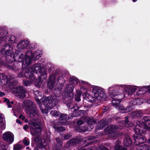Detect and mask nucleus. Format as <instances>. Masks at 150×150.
<instances>
[{"mask_svg":"<svg viewBox=\"0 0 150 150\" xmlns=\"http://www.w3.org/2000/svg\"><path fill=\"white\" fill-rule=\"evenodd\" d=\"M4 102H6L8 105V107L9 108L12 107L11 105L13 104V102L12 101L11 102L9 101V100L7 98H4Z\"/></svg>","mask_w":150,"mask_h":150,"instance_id":"30","label":"nucleus"},{"mask_svg":"<svg viewBox=\"0 0 150 150\" xmlns=\"http://www.w3.org/2000/svg\"><path fill=\"white\" fill-rule=\"evenodd\" d=\"M111 118H108L104 120H101L99 123L100 125V126L99 128L100 129H103V127H104L107 123L111 121Z\"/></svg>","mask_w":150,"mask_h":150,"instance_id":"24","label":"nucleus"},{"mask_svg":"<svg viewBox=\"0 0 150 150\" xmlns=\"http://www.w3.org/2000/svg\"><path fill=\"white\" fill-rule=\"evenodd\" d=\"M23 143L25 145L28 146L30 144L29 139L27 137L23 139Z\"/></svg>","mask_w":150,"mask_h":150,"instance_id":"36","label":"nucleus"},{"mask_svg":"<svg viewBox=\"0 0 150 150\" xmlns=\"http://www.w3.org/2000/svg\"><path fill=\"white\" fill-rule=\"evenodd\" d=\"M53 128L57 131V132H63L65 130V128L61 126H54Z\"/></svg>","mask_w":150,"mask_h":150,"instance_id":"29","label":"nucleus"},{"mask_svg":"<svg viewBox=\"0 0 150 150\" xmlns=\"http://www.w3.org/2000/svg\"><path fill=\"white\" fill-rule=\"evenodd\" d=\"M29 44V42L28 40H22L19 42L17 46V47L18 49H25L27 48Z\"/></svg>","mask_w":150,"mask_h":150,"instance_id":"20","label":"nucleus"},{"mask_svg":"<svg viewBox=\"0 0 150 150\" xmlns=\"http://www.w3.org/2000/svg\"><path fill=\"white\" fill-rule=\"evenodd\" d=\"M58 81L60 84H62L65 82L64 79L62 76H60L59 77Z\"/></svg>","mask_w":150,"mask_h":150,"instance_id":"37","label":"nucleus"},{"mask_svg":"<svg viewBox=\"0 0 150 150\" xmlns=\"http://www.w3.org/2000/svg\"><path fill=\"white\" fill-rule=\"evenodd\" d=\"M143 115L142 111L139 110L132 112L131 115L133 118L142 116Z\"/></svg>","mask_w":150,"mask_h":150,"instance_id":"23","label":"nucleus"},{"mask_svg":"<svg viewBox=\"0 0 150 150\" xmlns=\"http://www.w3.org/2000/svg\"><path fill=\"white\" fill-rule=\"evenodd\" d=\"M30 79L29 81H26L23 80V84L27 86L32 83H34L36 86H40L42 83V81L40 80L38 81L36 79L35 77V79H33V78H31L29 77H26Z\"/></svg>","mask_w":150,"mask_h":150,"instance_id":"18","label":"nucleus"},{"mask_svg":"<svg viewBox=\"0 0 150 150\" xmlns=\"http://www.w3.org/2000/svg\"><path fill=\"white\" fill-rule=\"evenodd\" d=\"M70 84L67 86L65 89V95L66 98L69 99H72L74 96L73 91L74 86L77 83L76 80L73 78H70Z\"/></svg>","mask_w":150,"mask_h":150,"instance_id":"11","label":"nucleus"},{"mask_svg":"<svg viewBox=\"0 0 150 150\" xmlns=\"http://www.w3.org/2000/svg\"><path fill=\"white\" fill-rule=\"evenodd\" d=\"M20 68V67H18L17 68L15 66H12L10 67V69L14 71H17L18 69H19Z\"/></svg>","mask_w":150,"mask_h":150,"instance_id":"43","label":"nucleus"},{"mask_svg":"<svg viewBox=\"0 0 150 150\" xmlns=\"http://www.w3.org/2000/svg\"><path fill=\"white\" fill-rule=\"evenodd\" d=\"M81 83H84V82H83V81H81Z\"/></svg>","mask_w":150,"mask_h":150,"instance_id":"61","label":"nucleus"},{"mask_svg":"<svg viewBox=\"0 0 150 150\" xmlns=\"http://www.w3.org/2000/svg\"><path fill=\"white\" fill-rule=\"evenodd\" d=\"M5 94L3 92H0V96L2 97L3 96H4Z\"/></svg>","mask_w":150,"mask_h":150,"instance_id":"55","label":"nucleus"},{"mask_svg":"<svg viewBox=\"0 0 150 150\" xmlns=\"http://www.w3.org/2000/svg\"><path fill=\"white\" fill-rule=\"evenodd\" d=\"M49 66H50V68H51V70H52V68H53V67H52V66L51 65V64H49Z\"/></svg>","mask_w":150,"mask_h":150,"instance_id":"58","label":"nucleus"},{"mask_svg":"<svg viewBox=\"0 0 150 150\" xmlns=\"http://www.w3.org/2000/svg\"><path fill=\"white\" fill-rule=\"evenodd\" d=\"M121 87H120V85L119 86H113L109 87L108 91L109 93V96L112 99V102L114 100H116L117 102L119 98H120V95L119 92L121 91Z\"/></svg>","mask_w":150,"mask_h":150,"instance_id":"10","label":"nucleus"},{"mask_svg":"<svg viewBox=\"0 0 150 150\" xmlns=\"http://www.w3.org/2000/svg\"><path fill=\"white\" fill-rule=\"evenodd\" d=\"M68 143H67L66 144L65 146H64V148L63 150H70V149L69 148V146H70Z\"/></svg>","mask_w":150,"mask_h":150,"instance_id":"42","label":"nucleus"},{"mask_svg":"<svg viewBox=\"0 0 150 150\" xmlns=\"http://www.w3.org/2000/svg\"><path fill=\"white\" fill-rule=\"evenodd\" d=\"M94 137H88L85 138V139L83 140L84 142V144L83 146L79 147L78 148V150H97V147L95 146H89L88 148H86L85 146L87 145L91 142L90 140L93 139Z\"/></svg>","mask_w":150,"mask_h":150,"instance_id":"14","label":"nucleus"},{"mask_svg":"<svg viewBox=\"0 0 150 150\" xmlns=\"http://www.w3.org/2000/svg\"><path fill=\"white\" fill-rule=\"evenodd\" d=\"M2 50L5 51L6 56L7 55L11 57H13L14 60L22 63V67L24 68L26 67L31 63L33 59L37 60L41 57L42 54V52L40 50H36L34 53L31 51H29L26 52L24 60L23 59V55L20 52L16 51L13 55V48L9 45L6 44L4 46Z\"/></svg>","mask_w":150,"mask_h":150,"instance_id":"1","label":"nucleus"},{"mask_svg":"<svg viewBox=\"0 0 150 150\" xmlns=\"http://www.w3.org/2000/svg\"><path fill=\"white\" fill-rule=\"evenodd\" d=\"M148 88L146 86L142 87L137 86L138 90L136 93V95L138 96L143 95L148 91Z\"/></svg>","mask_w":150,"mask_h":150,"instance_id":"21","label":"nucleus"},{"mask_svg":"<svg viewBox=\"0 0 150 150\" xmlns=\"http://www.w3.org/2000/svg\"><path fill=\"white\" fill-rule=\"evenodd\" d=\"M16 38L14 35L11 36L10 38V40L12 42L14 43L16 42Z\"/></svg>","mask_w":150,"mask_h":150,"instance_id":"44","label":"nucleus"},{"mask_svg":"<svg viewBox=\"0 0 150 150\" xmlns=\"http://www.w3.org/2000/svg\"><path fill=\"white\" fill-rule=\"evenodd\" d=\"M71 115V114H69V115L70 116Z\"/></svg>","mask_w":150,"mask_h":150,"instance_id":"62","label":"nucleus"},{"mask_svg":"<svg viewBox=\"0 0 150 150\" xmlns=\"http://www.w3.org/2000/svg\"><path fill=\"white\" fill-rule=\"evenodd\" d=\"M99 150H109L104 146L100 145L99 147Z\"/></svg>","mask_w":150,"mask_h":150,"instance_id":"45","label":"nucleus"},{"mask_svg":"<svg viewBox=\"0 0 150 150\" xmlns=\"http://www.w3.org/2000/svg\"><path fill=\"white\" fill-rule=\"evenodd\" d=\"M22 147V146L19 144H16L14 145L13 150H19Z\"/></svg>","mask_w":150,"mask_h":150,"instance_id":"34","label":"nucleus"},{"mask_svg":"<svg viewBox=\"0 0 150 150\" xmlns=\"http://www.w3.org/2000/svg\"><path fill=\"white\" fill-rule=\"evenodd\" d=\"M22 107L30 117H37L38 116L37 108L33 102L29 100H25L23 102Z\"/></svg>","mask_w":150,"mask_h":150,"instance_id":"7","label":"nucleus"},{"mask_svg":"<svg viewBox=\"0 0 150 150\" xmlns=\"http://www.w3.org/2000/svg\"><path fill=\"white\" fill-rule=\"evenodd\" d=\"M19 118L23 120L25 118V117L22 115H21L19 116Z\"/></svg>","mask_w":150,"mask_h":150,"instance_id":"49","label":"nucleus"},{"mask_svg":"<svg viewBox=\"0 0 150 150\" xmlns=\"http://www.w3.org/2000/svg\"><path fill=\"white\" fill-rule=\"evenodd\" d=\"M50 113L52 116L54 117H58L60 116L59 118L60 121L58 123V125H64L67 124V120H68L69 117L66 114H61V113L55 110H52L50 112Z\"/></svg>","mask_w":150,"mask_h":150,"instance_id":"12","label":"nucleus"},{"mask_svg":"<svg viewBox=\"0 0 150 150\" xmlns=\"http://www.w3.org/2000/svg\"><path fill=\"white\" fill-rule=\"evenodd\" d=\"M120 142L119 140L116 141V143L118 144H116L115 146V150H127V149L123 146L119 145Z\"/></svg>","mask_w":150,"mask_h":150,"instance_id":"27","label":"nucleus"},{"mask_svg":"<svg viewBox=\"0 0 150 150\" xmlns=\"http://www.w3.org/2000/svg\"><path fill=\"white\" fill-rule=\"evenodd\" d=\"M124 144L126 146H130L132 144V141L129 137L128 135H125L123 140Z\"/></svg>","mask_w":150,"mask_h":150,"instance_id":"22","label":"nucleus"},{"mask_svg":"<svg viewBox=\"0 0 150 150\" xmlns=\"http://www.w3.org/2000/svg\"><path fill=\"white\" fill-rule=\"evenodd\" d=\"M28 128V126L26 125H24L23 127V129L25 130H26Z\"/></svg>","mask_w":150,"mask_h":150,"instance_id":"50","label":"nucleus"},{"mask_svg":"<svg viewBox=\"0 0 150 150\" xmlns=\"http://www.w3.org/2000/svg\"><path fill=\"white\" fill-rule=\"evenodd\" d=\"M25 122H28V120H25Z\"/></svg>","mask_w":150,"mask_h":150,"instance_id":"60","label":"nucleus"},{"mask_svg":"<svg viewBox=\"0 0 150 150\" xmlns=\"http://www.w3.org/2000/svg\"><path fill=\"white\" fill-rule=\"evenodd\" d=\"M56 141L58 143V146L57 147H59V149H60V148L62 147V140L59 138H57L56 139Z\"/></svg>","mask_w":150,"mask_h":150,"instance_id":"33","label":"nucleus"},{"mask_svg":"<svg viewBox=\"0 0 150 150\" xmlns=\"http://www.w3.org/2000/svg\"><path fill=\"white\" fill-rule=\"evenodd\" d=\"M83 123V122L81 120H79L77 122V124L79 125H82Z\"/></svg>","mask_w":150,"mask_h":150,"instance_id":"47","label":"nucleus"},{"mask_svg":"<svg viewBox=\"0 0 150 150\" xmlns=\"http://www.w3.org/2000/svg\"><path fill=\"white\" fill-rule=\"evenodd\" d=\"M0 128L2 129H4L6 128L5 122L3 121L2 118L0 115Z\"/></svg>","mask_w":150,"mask_h":150,"instance_id":"28","label":"nucleus"},{"mask_svg":"<svg viewBox=\"0 0 150 150\" xmlns=\"http://www.w3.org/2000/svg\"><path fill=\"white\" fill-rule=\"evenodd\" d=\"M29 48L31 50L33 49L34 48V46L33 45H30L29 47Z\"/></svg>","mask_w":150,"mask_h":150,"instance_id":"53","label":"nucleus"},{"mask_svg":"<svg viewBox=\"0 0 150 150\" xmlns=\"http://www.w3.org/2000/svg\"><path fill=\"white\" fill-rule=\"evenodd\" d=\"M138 122L139 124L136 125L134 129L135 134L134 135L133 138L135 145H138L146 141V137L140 134L141 132L142 127L150 131V116H144L143 119L139 121Z\"/></svg>","mask_w":150,"mask_h":150,"instance_id":"2","label":"nucleus"},{"mask_svg":"<svg viewBox=\"0 0 150 150\" xmlns=\"http://www.w3.org/2000/svg\"><path fill=\"white\" fill-rule=\"evenodd\" d=\"M6 146L3 142H0V150H6Z\"/></svg>","mask_w":150,"mask_h":150,"instance_id":"35","label":"nucleus"},{"mask_svg":"<svg viewBox=\"0 0 150 150\" xmlns=\"http://www.w3.org/2000/svg\"><path fill=\"white\" fill-rule=\"evenodd\" d=\"M78 109V108L76 105H74L73 108H71V111H74L77 110Z\"/></svg>","mask_w":150,"mask_h":150,"instance_id":"46","label":"nucleus"},{"mask_svg":"<svg viewBox=\"0 0 150 150\" xmlns=\"http://www.w3.org/2000/svg\"><path fill=\"white\" fill-rule=\"evenodd\" d=\"M26 92V89L21 86L14 88L13 90L12 91L13 93L16 94L20 98H22L25 97V93Z\"/></svg>","mask_w":150,"mask_h":150,"instance_id":"17","label":"nucleus"},{"mask_svg":"<svg viewBox=\"0 0 150 150\" xmlns=\"http://www.w3.org/2000/svg\"><path fill=\"white\" fill-rule=\"evenodd\" d=\"M24 74L23 73L21 72L18 75V76L19 78L22 77L23 76Z\"/></svg>","mask_w":150,"mask_h":150,"instance_id":"48","label":"nucleus"},{"mask_svg":"<svg viewBox=\"0 0 150 150\" xmlns=\"http://www.w3.org/2000/svg\"><path fill=\"white\" fill-rule=\"evenodd\" d=\"M80 112L81 113H82L83 114H85L86 113V111H85V110H80Z\"/></svg>","mask_w":150,"mask_h":150,"instance_id":"52","label":"nucleus"},{"mask_svg":"<svg viewBox=\"0 0 150 150\" xmlns=\"http://www.w3.org/2000/svg\"><path fill=\"white\" fill-rule=\"evenodd\" d=\"M30 125V132L33 136L39 135L40 134L41 129L40 123L38 119H33L29 122Z\"/></svg>","mask_w":150,"mask_h":150,"instance_id":"9","label":"nucleus"},{"mask_svg":"<svg viewBox=\"0 0 150 150\" xmlns=\"http://www.w3.org/2000/svg\"><path fill=\"white\" fill-rule=\"evenodd\" d=\"M91 88L92 95L88 93V91L85 94V99L86 100L91 102L93 105L97 106L100 102L107 100L108 97L103 89L97 86H93Z\"/></svg>","mask_w":150,"mask_h":150,"instance_id":"3","label":"nucleus"},{"mask_svg":"<svg viewBox=\"0 0 150 150\" xmlns=\"http://www.w3.org/2000/svg\"><path fill=\"white\" fill-rule=\"evenodd\" d=\"M7 79V76L4 74H0V79L5 80Z\"/></svg>","mask_w":150,"mask_h":150,"instance_id":"41","label":"nucleus"},{"mask_svg":"<svg viewBox=\"0 0 150 150\" xmlns=\"http://www.w3.org/2000/svg\"><path fill=\"white\" fill-rule=\"evenodd\" d=\"M43 64L40 63L39 62L37 64H35L31 68L29 67L25 70L24 76L25 77H29L33 78L35 79V76L33 75V73L36 74L39 73L41 75V76L38 77V80L41 81L43 78L44 79L47 78L46 72L43 68Z\"/></svg>","mask_w":150,"mask_h":150,"instance_id":"5","label":"nucleus"},{"mask_svg":"<svg viewBox=\"0 0 150 150\" xmlns=\"http://www.w3.org/2000/svg\"><path fill=\"white\" fill-rule=\"evenodd\" d=\"M54 82L52 81H48L47 86L50 89H52L54 86Z\"/></svg>","mask_w":150,"mask_h":150,"instance_id":"32","label":"nucleus"},{"mask_svg":"<svg viewBox=\"0 0 150 150\" xmlns=\"http://www.w3.org/2000/svg\"><path fill=\"white\" fill-rule=\"evenodd\" d=\"M36 93H38L39 94L40 93V92L39 91H36Z\"/></svg>","mask_w":150,"mask_h":150,"instance_id":"59","label":"nucleus"},{"mask_svg":"<svg viewBox=\"0 0 150 150\" xmlns=\"http://www.w3.org/2000/svg\"><path fill=\"white\" fill-rule=\"evenodd\" d=\"M16 122L20 124H21L22 122L19 119H17L16 120Z\"/></svg>","mask_w":150,"mask_h":150,"instance_id":"51","label":"nucleus"},{"mask_svg":"<svg viewBox=\"0 0 150 150\" xmlns=\"http://www.w3.org/2000/svg\"><path fill=\"white\" fill-rule=\"evenodd\" d=\"M33 140L36 145L35 150H47L45 147L46 143L44 139L39 136L34 138Z\"/></svg>","mask_w":150,"mask_h":150,"instance_id":"13","label":"nucleus"},{"mask_svg":"<svg viewBox=\"0 0 150 150\" xmlns=\"http://www.w3.org/2000/svg\"><path fill=\"white\" fill-rule=\"evenodd\" d=\"M2 139L8 144H11L14 140V134L11 132L7 131L3 134Z\"/></svg>","mask_w":150,"mask_h":150,"instance_id":"15","label":"nucleus"},{"mask_svg":"<svg viewBox=\"0 0 150 150\" xmlns=\"http://www.w3.org/2000/svg\"><path fill=\"white\" fill-rule=\"evenodd\" d=\"M87 122L88 124L90 125V126H88V127H80L83 132L91 131L93 128L94 127L93 125L95 123L96 121L93 119L89 118H88Z\"/></svg>","mask_w":150,"mask_h":150,"instance_id":"19","label":"nucleus"},{"mask_svg":"<svg viewBox=\"0 0 150 150\" xmlns=\"http://www.w3.org/2000/svg\"><path fill=\"white\" fill-rule=\"evenodd\" d=\"M71 136V133H68L66 134L64 136H63L62 138L63 140H67L70 138Z\"/></svg>","mask_w":150,"mask_h":150,"instance_id":"38","label":"nucleus"},{"mask_svg":"<svg viewBox=\"0 0 150 150\" xmlns=\"http://www.w3.org/2000/svg\"><path fill=\"white\" fill-rule=\"evenodd\" d=\"M124 121L121 122V125L119 127L115 125H110L108 126L107 128L104 129L105 133L107 134H110L111 137L112 139H115V137L121 136V134H119L117 132L121 130L122 127L124 126Z\"/></svg>","mask_w":150,"mask_h":150,"instance_id":"8","label":"nucleus"},{"mask_svg":"<svg viewBox=\"0 0 150 150\" xmlns=\"http://www.w3.org/2000/svg\"><path fill=\"white\" fill-rule=\"evenodd\" d=\"M82 94L81 91H76V94L75 95V99L76 101L79 102L80 101V97Z\"/></svg>","mask_w":150,"mask_h":150,"instance_id":"26","label":"nucleus"},{"mask_svg":"<svg viewBox=\"0 0 150 150\" xmlns=\"http://www.w3.org/2000/svg\"><path fill=\"white\" fill-rule=\"evenodd\" d=\"M79 142V140L77 139L73 138L69 140L67 143L69 144L70 146H74Z\"/></svg>","mask_w":150,"mask_h":150,"instance_id":"25","label":"nucleus"},{"mask_svg":"<svg viewBox=\"0 0 150 150\" xmlns=\"http://www.w3.org/2000/svg\"><path fill=\"white\" fill-rule=\"evenodd\" d=\"M26 150H30L29 149V147H27L26 148Z\"/></svg>","mask_w":150,"mask_h":150,"instance_id":"57","label":"nucleus"},{"mask_svg":"<svg viewBox=\"0 0 150 150\" xmlns=\"http://www.w3.org/2000/svg\"><path fill=\"white\" fill-rule=\"evenodd\" d=\"M125 120H126L125 122V126L126 127H131L132 126L129 124V121L127 117H126Z\"/></svg>","mask_w":150,"mask_h":150,"instance_id":"39","label":"nucleus"},{"mask_svg":"<svg viewBox=\"0 0 150 150\" xmlns=\"http://www.w3.org/2000/svg\"><path fill=\"white\" fill-rule=\"evenodd\" d=\"M147 88L148 91L150 93V85L147 86Z\"/></svg>","mask_w":150,"mask_h":150,"instance_id":"54","label":"nucleus"},{"mask_svg":"<svg viewBox=\"0 0 150 150\" xmlns=\"http://www.w3.org/2000/svg\"><path fill=\"white\" fill-rule=\"evenodd\" d=\"M81 112L80 110L78 111H74L72 113L71 116L72 117H78L79 116Z\"/></svg>","mask_w":150,"mask_h":150,"instance_id":"31","label":"nucleus"},{"mask_svg":"<svg viewBox=\"0 0 150 150\" xmlns=\"http://www.w3.org/2000/svg\"><path fill=\"white\" fill-rule=\"evenodd\" d=\"M55 76L54 75H51L49 77V81H52L54 82Z\"/></svg>","mask_w":150,"mask_h":150,"instance_id":"40","label":"nucleus"},{"mask_svg":"<svg viewBox=\"0 0 150 150\" xmlns=\"http://www.w3.org/2000/svg\"><path fill=\"white\" fill-rule=\"evenodd\" d=\"M120 87L121 90L123 89L128 95L130 96L132 95L137 89V86L130 85H121Z\"/></svg>","mask_w":150,"mask_h":150,"instance_id":"16","label":"nucleus"},{"mask_svg":"<svg viewBox=\"0 0 150 150\" xmlns=\"http://www.w3.org/2000/svg\"><path fill=\"white\" fill-rule=\"evenodd\" d=\"M59 147H57L55 148V149H54L53 150H61L62 148H60V149H59Z\"/></svg>","mask_w":150,"mask_h":150,"instance_id":"56","label":"nucleus"},{"mask_svg":"<svg viewBox=\"0 0 150 150\" xmlns=\"http://www.w3.org/2000/svg\"><path fill=\"white\" fill-rule=\"evenodd\" d=\"M36 100L38 103L42 112L45 114L48 113L49 110L53 108L58 102L57 98L54 96H50L45 98H42L40 100L39 99Z\"/></svg>","mask_w":150,"mask_h":150,"instance_id":"4","label":"nucleus"},{"mask_svg":"<svg viewBox=\"0 0 150 150\" xmlns=\"http://www.w3.org/2000/svg\"><path fill=\"white\" fill-rule=\"evenodd\" d=\"M123 98V97L119 98L117 102L115 99L112 102V105L122 113H127L134 110V105L141 104L142 103V100H143L142 98L133 99L130 102L129 105V106L125 108L122 104L120 103L121 100Z\"/></svg>","mask_w":150,"mask_h":150,"instance_id":"6","label":"nucleus"}]
</instances>
